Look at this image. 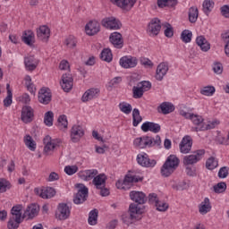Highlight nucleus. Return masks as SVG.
<instances>
[{
    "instance_id": "obj_13",
    "label": "nucleus",
    "mask_w": 229,
    "mask_h": 229,
    "mask_svg": "<svg viewBox=\"0 0 229 229\" xmlns=\"http://www.w3.org/2000/svg\"><path fill=\"white\" fill-rule=\"evenodd\" d=\"M111 3L118 6V8L124 10V12H130L135 6L137 0H111Z\"/></svg>"
},
{
    "instance_id": "obj_30",
    "label": "nucleus",
    "mask_w": 229,
    "mask_h": 229,
    "mask_svg": "<svg viewBox=\"0 0 229 229\" xmlns=\"http://www.w3.org/2000/svg\"><path fill=\"white\" fill-rule=\"evenodd\" d=\"M106 175L105 174H100L94 177L92 183L95 185L96 189H104V187L106 186Z\"/></svg>"
},
{
    "instance_id": "obj_46",
    "label": "nucleus",
    "mask_w": 229,
    "mask_h": 229,
    "mask_svg": "<svg viewBox=\"0 0 229 229\" xmlns=\"http://www.w3.org/2000/svg\"><path fill=\"white\" fill-rule=\"evenodd\" d=\"M181 39L185 44H189V42L192 40V32H191L189 30H184L181 34Z\"/></svg>"
},
{
    "instance_id": "obj_35",
    "label": "nucleus",
    "mask_w": 229,
    "mask_h": 229,
    "mask_svg": "<svg viewBox=\"0 0 229 229\" xmlns=\"http://www.w3.org/2000/svg\"><path fill=\"white\" fill-rule=\"evenodd\" d=\"M158 112L164 114V115H167V114H171V112H174V106L171 102H163L158 107Z\"/></svg>"
},
{
    "instance_id": "obj_31",
    "label": "nucleus",
    "mask_w": 229,
    "mask_h": 229,
    "mask_svg": "<svg viewBox=\"0 0 229 229\" xmlns=\"http://www.w3.org/2000/svg\"><path fill=\"white\" fill-rule=\"evenodd\" d=\"M21 40L30 47H33L35 44V33L31 30H25L22 34Z\"/></svg>"
},
{
    "instance_id": "obj_39",
    "label": "nucleus",
    "mask_w": 229,
    "mask_h": 229,
    "mask_svg": "<svg viewBox=\"0 0 229 229\" xmlns=\"http://www.w3.org/2000/svg\"><path fill=\"white\" fill-rule=\"evenodd\" d=\"M100 58L104 62L110 64V62L113 60L112 50H110V48H104L100 54Z\"/></svg>"
},
{
    "instance_id": "obj_19",
    "label": "nucleus",
    "mask_w": 229,
    "mask_h": 229,
    "mask_svg": "<svg viewBox=\"0 0 229 229\" xmlns=\"http://www.w3.org/2000/svg\"><path fill=\"white\" fill-rule=\"evenodd\" d=\"M162 26L160 25V20L158 18H154L150 21L148 26V31L157 37L160 33Z\"/></svg>"
},
{
    "instance_id": "obj_11",
    "label": "nucleus",
    "mask_w": 229,
    "mask_h": 229,
    "mask_svg": "<svg viewBox=\"0 0 229 229\" xmlns=\"http://www.w3.org/2000/svg\"><path fill=\"white\" fill-rule=\"evenodd\" d=\"M102 26L107 30H121L123 24L114 17H107L102 20Z\"/></svg>"
},
{
    "instance_id": "obj_4",
    "label": "nucleus",
    "mask_w": 229,
    "mask_h": 229,
    "mask_svg": "<svg viewBox=\"0 0 229 229\" xmlns=\"http://www.w3.org/2000/svg\"><path fill=\"white\" fill-rule=\"evenodd\" d=\"M178 165H180V159L174 155L169 156L161 168L162 176H165V178L171 176V174L176 171Z\"/></svg>"
},
{
    "instance_id": "obj_42",
    "label": "nucleus",
    "mask_w": 229,
    "mask_h": 229,
    "mask_svg": "<svg viewBox=\"0 0 229 229\" xmlns=\"http://www.w3.org/2000/svg\"><path fill=\"white\" fill-rule=\"evenodd\" d=\"M172 189H174V191H185L189 189V183H187L185 181H181L179 182L174 183L172 185Z\"/></svg>"
},
{
    "instance_id": "obj_10",
    "label": "nucleus",
    "mask_w": 229,
    "mask_h": 229,
    "mask_svg": "<svg viewBox=\"0 0 229 229\" xmlns=\"http://www.w3.org/2000/svg\"><path fill=\"white\" fill-rule=\"evenodd\" d=\"M74 79H72V75L71 74V71L69 70L66 73H64L62 76L61 87L64 92H70L72 90Z\"/></svg>"
},
{
    "instance_id": "obj_33",
    "label": "nucleus",
    "mask_w": 229,
    "mask_h": 229,
    "mask_svg": "<svg viewBox=\"0 0 229 229\" xmlns=\"http://www.w3.org/2000/svg\"><path fill=\"white\" fill-rule=\"evenodd\" d=\"M210 210H212V205H210V199L205 198L199 206V212L202 216H205V214H208Z\"/></svg>"
},
{
    "instance_id": "obj_9",
    "label": "nucleus",
    "mask_w": 229,
    "mask_h": 229,
    "mask_svg": "<svg viewBox=\"0 0 229 229\" xmlns=\"http://www.w3.org/2000/svg\"><path fill=\"white\" fill-rule=\"evenodd\" d=\"M43 143L45 145L44 155H51L55 150V148L60 144V140L56 141L51 139V136L47 135L43 139Z\"/></svg>"
},
{
    "instance_id": "obj_37",
    "label": "nucleus",
    "mask_w": 229,
    "mask_h": 229,
    "mask_svg": "<svg viewBox=\"0 0 229 229\" xmlns=\"http://www.w3.org/2000/svg\"><path fill=\"white\" fill-rule=\"evenodd\" d=\"M23 140L30 151H35V149H37V143L33 140V138L30 135H26Z\"/></svg>"
},
{
    "instance_id": "obj_7",
    "label": "nucleus",
    "mask_w": 229,
    "mask_h": 229,
    "mask_svg": "<svg viewBox=\"0 0 229 229\" xmlns=\"http://www.w3.org/2000/svg\"><path fill=\"white\" fill-rule=\"evenodd\" d=\"M58 221H65L71 217V208L66 203H60L55 212Z\"/></svg>"
},
{
    "instance_id": "obj_48",
    "label": "nucleus",
    "mask_w": 229,
    "mask_h": 229,
    "mask_svg": "<svg viewBox=\"0 0 229 229\" xmlns=\"http://www.w3.org/2000/svg\"><path fill=\"white\" fill-rule=\"evenodd\" d=\"M143 178L142 177H137V176H129L126 175L123 180V183L125 185H130V183H137L139 182H142Z\"/></svg>"
},
{
    "instance_id": "obj_53",
    "label": "nucleus",
    "mask_w": 229,
    "mask_h": 229,
    "mask_svg": "<svg viewBox=\"0 0 229 229\" xmlns=\"http://www.w3.org/2000/svg\"><path fill=\"white\" fill-rule=\"evenodd\" d=\"M214 92H216V88L213 86H206L200 90L202 96H213Z\"/></svg>"
},
{
    "instance_id": "obj_21",
    "label": "nucleus",
    "mask_w": 229,
    "mask_h": 229,
    "mask_svg": "<svg viewBox=\"0 0 229 229\" xmlns=\"http://www.w3.org/2000/svg\"><path fill=\"white\" fill-rule=\"evenodd\" d=\"M99 22L96 21H91L85 26V31L87 35H89V37H92L98 33H99Z\"/></svg>"
},
{
    "instance_id": "obj_28",
    "label": "nucleus",
    "mask_w": 229,
    "mask_h": 229,
    "mask_svg": "<svg viewBox=\"0 0 229 229\" xmlns=\"http://www.w3.org/2000/svg\"><path fill=\"white\" fill-rule=\"evenodd\" d=\"M141 130L145 132L152 131V133H158L161 130V127L158 123H155L153 122H146L141 125Z\"/></svg>"
},
{
    "instance_id": "obj_51",
    "label": "nucleus",
    "mask_w": 229,
    "mask_h": 229,
    "mask_svg": "<svg viewBox=\"0 0 229 229\" xmlns=\"http://www.w3.org/2000/svg\"><path fill=\"white\" fill-rule=\"evenodd\" d=\"M55 117V114L53 111H48L45 114L44 123L46 126H51L53 124V119Z\"/></svg>"
},
{
    "instance_id": "obj_20",
    "label": "nucleus",
    "mask_w": 229,
    "mask_h": 229,
    "mask_svg": "<svg viewBox=\"0 0 229 229\" xmlns=\"http://www.w3.org/2000/svg\"><path fill=\"white\" fill-rule=\"evenodd\" d=\"M191 121L197 127L194 128L195 131H205V123H203V117L199 114H192Z\"/></svg>"
},
{
    "instance_id": "obj_40",
    "label": "nucleus",
    "mask_w": 229,
    "mask_h": 229,
    "mask_svg": "<svg viewBox=\"0 0 229 229\" xmlns=\"http://www.w3.org/2000/svg\"><path fill=\"white\" fill-rule=\"evenodd\" d=\"M98 214L99 212L98 211V209H93L89 212L88 218L89 225H90L91 226L98 225Z\"/></svg>"
},
{
    "instance_id": "obj_14",
    "label": "nucleus",
    "mask_w": 229,
    "mask_h": 229,
    "mask_svg": "<svg viewBox=\"0 0 229 229\" xmlns=\"http://www.w3.org/2000/svg\"><path fill=\"white\" fill-rule=\"evenodd\" d=\"M109 42L114 45L116 49H122L124 46V40L123 39V35L119 32H113L109 36Z\"/></svg>"
},
{
    "instance_id": "obj_38",
    "label": "nucleus",
    "mask_w": 229,
    "mask_h": 229,
    "mask_svg": "<svg viewBox=\"0 0 229 229\" xmlns=\"http://www.w3.org/2000/svg\"><path fill=\"white\" fill-rule=\"evenodd\" d=\"M142 123V116H140V111L139 109L134 108L132 110V126L137 127L139 124Z\"/></svg>"
},
{
    "instance_id": "obj_59",
    "label": "nucleus",
    "mask_w": 229,
    "mask_h": 229,
    "mask_svg": "<svg viewBox=\"0 0 229 229\" xmlns=\"http://www.w3.org/2000/svg\"><path fill=\"white\" fill-rule=\"evenodd\" d=\"M213 71L215 74H222L223 73V64L221 63H214Z\"/></svg>"
},
{
    "instance_id": "obj_63",
    "label": "nucleus",
    "mask_w": 229,
    "mask_h": 229,
    "mask_svg": "<svg viewBox=\"0 0 229 229\" xmlns=\"http://www.w3.org/2000/svg\"><path fill=\"white\" fill-rule=\"evenodd\" d=\"M57 180H60V175H58L56 172H51L47 178V182H56Z\"/></svg>"
},
{
    "instance_id": "obj_50",
    "label": "nucleus",
    "mask_w": 229,
    "mask_h": 229,
    "mask_svg": "<svg viewBox=\"0 0 229 229\" xmlns=\"http://www.w3.org/2000/svg\"><path fill=\"white\" fill-rule=\"evenodd\" d=\"M154 207H156V210L158 212H167L169 204L167 202L159 200Z\"/></svg>"
},
{
    "instance_id": "obj_32",
    "label": "nucleus",
    "mask_w": 229,
    "mask_h": 229,
    "mask_svg": "<svg viewBox=\"0 0 229 229\" xmlns=\"http://www.w3.org/2000/svg\"><path fill=\"white\" fill-rule=\"evenodd\" d=\"M98 96L99 89H89L82 95L81 101L87 103V101L96 99Z\"/></svg>"
},
{
    "instance_id": "obj_60",
    "label": "nucleus",
    "mask_w": 229,
    "mask_h": 229,
    "mask_svg": "<svg viewBox=\"0 0 229 229\" xmlns=\"http://www.w3.org/2000/svg\"><path fill=\"white\" fill-rule=\"evenodd\" d=\"M25 85L30 92H33V83L31 82V76H25Z\"/></svg>"
},
{
    "instance_id": "obj_58",
    "label": "nucleus",
    "mask_w": 229,
    "mask_h": 229,
    "mask_svg": "<svg viewBox=\"0 0 229 229\" xmlns=\"http://www.w3.org/2000/svg\"><path fill=\"white\" fill-rule=\"evenodd\" d=\"M160 199H158V195L157 193H150L148 195V203L151 205H157Z\"/></svg>"
},
{
    "instance_id": "obj_56",
    "label": "nucleus",
    "mask_w": 229,
    "mask_h": 229,
    "mask_svg": "<svg viewBox=\"0 0 229 229\" xmlns=\"http://www.w3.org/2000/svg\"><path fill=\"white\" fill-rule=\"evenodd\" d=\"M58 126L60 128H67L69 123L67 122V116L65 114H62L58 117Z\"/></svg>"
},
{
    "instance_id": "obj_52",
    "label": "nucleus",
    "mask_w": 229,
    "mask_h": 229,
    "mask_svg": "<svg viewBox=\"0 0 229 229\" xmlns=\"http://www.w3.org/2000/svg\"><path fill=\"white\" fill-rule=\"evenodd\" d=\"M164 28H166L165 30V36L167 37V38H173V36L174 35V30L173 29V26H171V23L165 22L164 24Z\"/></svg>"
},
{
    "instance_id": "obj_29",
    "label": "nucleus",
    "mask_w": 229,
    "mask_h": 229,
    "mask_svg": "<svg viewBox=\"0 0 229 229\" xmlns=\"http://www.w3.org/2000/svg\"><path fill=\"white\" fill-rule=\"evenodd\" d=\"M130 198L132 201L138 203V205H144L147 200L146 194L142 191H131Z\"/></svg>"
},
{
    "instance_id": "obj_23",
    "label": "nucleus",
    "mask_w": 229,
    "mask_h": 229,
    "mask_svg": "<svg viewBox=\"0 0 229 229\" xmlns=\"http://www.w3.org/2000/svg\"><path fill=\"white\" fill-rule=\"evenodd\" d=\"M192 148V138L191 136H185L180 143L181 153L187 154Z\"/></svg>"
},
{
    "instance_id": "obj_16",
    "label": "nucleus",
    "mask_w": 229,
    "mask_h": 229,
    "mask_svg": "<svg viewBox=\"0 0 229 229\" xmlns=\"http://www.w3.org/2000/svg\"><path fill=\"white\" fill-rule=\"evenodd\" d=\"M51 89L48 88H42L38 92V101L43 105H49L51 103Z\"/></svg>"
},
{
    "instance_id": "obj_41",
    "label": "nucleus",
    "mask_w": 229,
    "mask_h": 229,
    "mask_svg": "<svg viewBox=\"0 0 229 229\" xmlns=\"http://www.w3.org/2000/svg\"><path fill=\"white\" fill-rule=\"evenodd\" d=\"M118 106L121 112L126 115H130V114H131V110H133V107H131V106L126 102L120 103Z\"/></svg>"
},
{
    "instance_id": "obj_2",
    "label": "nucleus",
    "mask_w": 229,
    "mask_h": 229,
    "mask_svg": "<svg viewBox=\"0 0 229 229\" xmlns=\"http://www.w3.org/2000/svg\"><path fill=\"white\" fill-rule=\"evenodd\" d=\"M129 212L130 214H124L122 216V219L124 225H127V226L133 225L135 221H139V219H140L139 216L143 214L144 209L140 208L139 204L131 203L129 207Z\"/></svg>"
},
{
    "instance_id": "obj_17",
    "label": "nucleus",
    "mask_w": 229,
    "mask_h": 229,
    "mask_svg": "<svg viewBox=\"0 0 229 229\" xmlns=\"http://www.w3.org/2000/svg\"><path fill=\"white\" fill-rule=\"evenodd\" d=\"M78 174L81 180H83L84 182H90V180H94V178L98 176V172L97 169H90L81 171Z\"/></svg>"
},
{
    "instance_id": "obj_25",
    "label": "nucleus",
    "mask_w": 229,
    "mask_h": 229,
    "mask_svg": "<svg viewBox=\"0 0 229 229\" xmlns=\"http://www.w3.org/2000/svg\"><path fill=\"white\" fill-rule=\"evenodd\" d=\"M35 192H37V194H38L43 199H49L50 198H53L55 194H56V191L51 187H47L40 191H38V189H35Z\"/></svg>"
},
{
    "instance_id": "obj_22",
    "label": "nucleus",
    "mask_w": 229,
    "mask_h": 229,
    "mask_svg": "<svg viewBox=\"0 0 229 229\" xmlns=\"http://www.w3.org/2000/svg\"><path fill=\"white\" fill-rule=\"evenodd\" d=\"M120 65L123 67V69H131L137 66V58L123 56L120 59Z\"/></svg>"
},
{
    "instance_id": "obj_36",
    "label": "nucleus",
    "mask_w": 229,
    "mask_h": 229,
    "mask_svg": "<svg viewBox=\"0 0 229 229\" xmlns=\"http://www.w3.org/2000/svg\"><path fill=\"white\" fill-rule=\"evenodd\" d=\"M199 16V11L198 10V7L191 6L188 10V17L189 21L191 22V24H194L198 21V17Z\"/></svg>"
},
{
    "instance_id": "obj_27",
    "label": "nucleus",
    "mask_w": 229,
    "mask_h": 229,
    "mask_svg": "<svg viewBox=\"0 0 229 229\" xmlns=\"http://www.w3.org/2000/svg\"><path fill=\"white\" fill-rule=\"evenodd\" d=\"M38 215V206L35 204H30L27 207L26 210L23 213L24 219H33L36 216Z\"/></svg>"
},
{
    "instance_id": "obj_47",
    "label": "nucleus",
    "mask_w": 229,
    "mask_h": 229,
    "mask_svg": "<svg viewBox=\"0 0 229 229\" xmlns=\"http://www.w3.org/2000/svg\"><path fill=\"white\" fill-rule=\"evenodd\" d=\"M203 12L205 14L208 15L212 12V8L214 6V2L210 0H205L202 4Z\"/></svg>"
},
{
    "instance_id": "obj_45",
    "label": "nucleus",
    "mask_w": 229,
    "mask_h": 229,
    "mask_svg": "<svg viewBox=\"0 0 229 229\" xmlns=\"http://www.w3.org/2000/svg\"><path fill=\"white\" fill-rule=\"evenodd\" d=\"M217 165H219V163L217 159H216L214 157H209L206 162V167L210 171H212L213 169H216Z\"/></svg>"
},
{
    "instance_id": "obj_34",
    "label": "nucleus",
    "mask_w": 229,
    "mask_h": 229,
    "mask_svg": "<svg viewBox=\"0 0 229 229\" xmlns=\"http://www.w3.org/2000/svg\"><path fill=\"white\" fill-rule=\"evenodd\" d=\"M196 44L204 53H207V51L210 50V43H208L207 38H205L203 36L197 37Z\"/></svg>"
},
{
    "instance_id": "obj_43",
    "label": "nucleus",
    "mask_w": 229,
    "mask_h": 229,
    "mask_svg": "<svg viewBox=\"0 0 229 229\" xmlns=\"http://www.w3.org/2000/svg\"><path fill=\"white\" fill-rule=\"evenodd\" d=\"M213 191L216 194H223L226 191V182H220L213 186Z\"/></svg>"
},
{
    "instance_id": "obj_5",
    "label": "nucleus",
    "mask_w": 229,
    "mask_h": 229,
    "mask_svg": "<svg viewBox=\"0 0 229 229\" xmlns=\"http://www.w3.org/2000/svg\"><path fill=\"white\" fill-rule=\"evenodd\" d=\"M75 187L78 189V192L73 196V203L75 205H81L89 198V188L83 183H77Z\"/></svg>"
},
{
    "instance_id": "obj_61",
    "label": "nucleus",
    "mask_w": 229,
    "mask_h": 229,
    "mask_svg": "<svg viewBox=\"0 0 229 229\" xmlns=\"http://www.w3.org/2000/svg\"><path fill=\"white\" fill-rule=\"evenodd\" d=\"M13 97V94L12 93V90H9V94H7V97L4 99V106H10L12 105Z\"/></svg>"
},
{
    "instance_id": "obj_49",
    "label": "nucleus",
    "mask_w": 229,
    "mask_h": 229,
    "mask_svg": "<svg viewBox=\"0 0 229 229\" xmlns=\"http://www.w3.org/2000/svg\"><path fill=\"white\" fill-rule=\"evenodd\" d=\"M10 189H12V183L6 179L0 178V192H6Z\"/></svg>"
},
{
    "instance_id": "obj_54",
    "label": "nucleus",
    "mask_w": 229,
    "mask_h": 229,
    "mask_svg": "<svg viewBox=\"0 0 229 229\" xmlns=\"http://www.w3.org/2000/svg\"><path fill=\"white\" fill-rule=\"evenodd\" d=\"M132 92L134 99H140L144 96V91L139 85L132 88Z\"/></svg>"
},
{
    "instance_id": "obj_44",
    "label": "nucleus",
    "mask_w": 229,
    "mask_h": 229,
    "mask_svg": "<svg viewBox=\"0 0 229 229\" xmlns=\"http://www.w3.org/2000/svg\"><path fill=\"white\" fill-rule=\"evenodd\" d=\"M76 44H78V41L74 36H69L64 40V46L69 47V49H74V47H76Z\"/></svg>"
},
{
    "instance_id": "obj_15",
    "label": "nucleus",
    "mask_w": 229,
    "mask_h": 229,
    "mask_svg": "<svg viewBox=\"0 0 229 229\" xmlns=\"http://www.w3.org/2000/svg\"><path fill=\"white\" fill-rule=\"evenodd\" d=\"M85 135V131L81 125H73L71 130V140L72 142H80V139Z\"/></svg>"
},
{
    "instance_id": "obj_6",
    "label": "nucleus",
    "mask_w": 229,
    "mask_h": 229,
    "mask_svg": "<svg viewBox=\"0 0 229 229\" xmlns=\"http://www.w3.org/2000/svg\"><path fill=\"white\" fill-rule=\"evenodd\" d=\"M204 155L205 149L196 150L191 155L183 157V164L184 165H194V164H198L203 158Z\"/></svg>"
},
{
    "instance_id": "obj_55",
    "label": "nucleus",
    "mask_w": 229,
    "mask_h": 229,
    "mask_svg": "<svg viewBox=\"0 0 229 229\" xmlns=\"http://www.w3.org/2000/svg\"><path fill=\"white\" fill-rule=\"evenodd\" d=\"M64 173H66V174H68V176H72V174H76V173H78V165L65 166Z\"/></svg>"
},
{
    "instance_id": "obj_26",
    "label": "nucleus",
    "mask_w": 229,
    "mask_h": 229,
    "mask_svg": "<svg viewBox=\"0 0 229 229\" xmlns=\"http://www.w3.org/2000/svg\"><path fill=\"white\" fill-rule=\"evenodd\" d=\"M24 64L27 71H35L38 67V59L35 55H29L24 58Z\"/></svg>"
},
{
    "instance_id": "obj_18",
    "label": "nucleus",
    "mask_w": 229,
    "mask_h": 229,
    "mask_svg": "<svg viewBox=\"0 0 229 229\" xmlns=\"http://www.w3.org/2000/svg\"><path fill=\"white\" fill-rule=\"evenodd\" d=\"M137 160L138 164L142 165V167H155V165H157V161L155 159H149L146 154H139Z\"/></svg>"
},
{
    "instance_id": "obj_64",
    "label": "nucleus",
    "mask_w": 229,
    "mask_h": 229,
    "mask_svg": "<svg viewBox=\"0 0 229 229\" xmlns=\"http://www.w3.org/2000/svg\"><path fill=\"white\" fill-rule=\"evenodd\" d=\"M221 13L226 19H229V5H224L221 7Z\"/></svg>"
},
{
    "instance_id": "obj_1",
    "label": "nucleus",
    "mask_w": 229,
    "mask_h": 229,
    "mask_svg": "<svg viewBox=\"0 0 229 229\" xmlns=\"http://www.w3.org/2000/svg\"><path fill=\"white\" fill-rule=\"evenodd\" d=\"M162 140L160 136L157 135L156 138L151 136H143L136 138L133 140V146L139 149H146V148H153L155 146H160Z\"/></svg>"
},
{
    "instance_id": "obj_62",
    "label": "nucleus",
    "mask_w": 229,
    "mask_h": 229,
    "mask_svg": "<svg viewBox=\"0 0 229 229\" xmlns=\"http://www.w3.org/2000/svg\"><path fill=\"white\" fill-rule=\"evenodd\" d=\"M141 88V89L146 92L151 89V82L149 81H141L140 84H138Z\"/></svg>"
},
{
    "instance_id": "obj_3",
    "label": "nucleus",
    "mask_w": 229,
    "mask_h": 229,
    "mask_svg": "<svg viewBox=\"0 0 229 229\" xmlns=\"http://www.w3.org/2000/svg\"><path fill=\"white\" fill-rule=\"evenodd\" d=\"M22 221H24V215L22 216V206L13 207L11 209V216L7 224V228L17 229Z\"/></svg>"
},
{
    "instance_id": "obj_57",
    "label": "nucleus",
    "mask_w": 229,
    "mask_h": 229,
    "mask_svg": "<svg viewBox=\"0 0 229 229\" xmlns=\"http://www.w3.org/2000/svg\"><path fill=\"white\" fill-rule=\"evenodd\" d=\"M229 174V167L224 166L221 167L218 171V178H226Z\"/></svg>"
},
{
    "instance_id": "obj_12",
    "label": "nucleus",
    "mask_w": 229,
    "mask_h": 229,
    "mask_svg": "<svg viewBox=\"0 0 229 229\" xmlns=\"http://www.w3.org/2000/svg\"><path fill=\"white\" fill-rule=\"evenodd\" d=\"M37 37L41 42H48L51 37V29L46 25H42L37 29Z\"/></svg>"
},
{
    "instance_id": "obj_24",
    "label": "nucleus",
    "mask_w": 229,
    "mask_h": 229,
    "mask_svg": "<svg viewBox=\"0 0 229 229\" xmlns=\"http://www.w3.org/2000/svg\"><path fill=\"white\" fill-rule=\"evenodd\" d=\"M167 71H169V66L166 63L159 64L156 71V80H157V81H162L164 80V76L167 74Z\"/></svg>"
},
{
    "instance_id": "obj_8",
    "label": "nucleus",
    "mask_w": 229,
    "mask_h": 229,
    "mask_svg": "<svg viewBox=\"0 0 229 229\" xmlns=\"http://www.w3.org/2000/svg\"><path fill=\"white\" fill-rule=\"evenodd\" d=\"M35 117V111L30 106H24L21 108V119L22 123L28 124L30 123H33V119Z\"/></svg>"
}]
</instances>
